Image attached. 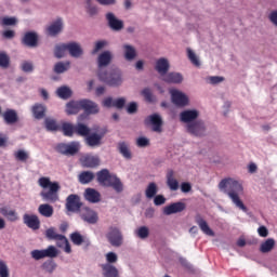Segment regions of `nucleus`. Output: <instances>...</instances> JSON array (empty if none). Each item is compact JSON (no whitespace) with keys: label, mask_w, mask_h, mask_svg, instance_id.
<instances>
[{"label":"nucleus","mask_w":277,"mask_h":277,"mask_svg":"<svg viewBox=\"0 0 277 277\" xmlns=\"http://www.w3.org/2000/svg\"><path fill=\"white\" fill-rule=\"evenodd\" d=\"M18 23V19L16 17H10V16H4L0 18V25L2 27H12Z\"/></svg>","instance_id":"nucleus-48"},{"label":"nucleus","mask_w":277,"mask_h":277,"mask_svg":"<svg viewBox=\"0 0 277 277\" xmlns=\"http://www.w3.org/2000/svg\"><path fill=\"white\" fill-rule=\"evenodd\" d=\"M102 272L104 277H118L120 276L118 268L111 264H102Z\"/></svg>","instance_id":"nucleus-34"},{"label":"nucleus","mask_w":277,"mask_h":277,"mask_svg":"<svg viewBox=\"0 0 277 277\" xmlns=\"http://www.w3.org/2000/svg\"><path fill=\"white\" fill-rule=\"evenodd\" d=\"M155 70L160 75L161 78L168 75L170 70V62L166 57H161L156 61Z\"/></svg>","instance_id":"nucleus-23"},{"label":"nucleus","mask_w":277,"mask_h":277,"mask_svg":"<svg viewBox=\"0 0 277 277\" xmlns=\"http://www.w3.org/2000/svg\"><path fill=\"white\" fill-rule=\"evenodd\" d=\"M56 150L61 155H66V157H75L79 150H81V143L74 141L69 144L61 143L56 145Z\"/></svg>","instance_id":"nucleus-7"},{"label":"nucleus","mask_w":277,"mask_h":277,"mask_svg":"<svg viewBox=\"0 0 277 277\" xmlns=\"http://www.w3.org/2000/svg\"><path fill=\"white\" fill-rule=\"evenodd\" d=\"M38 185L42 189H49L40 193V197L44 202H60V189H62L60 182H51V177L43 176L38 180Z\"/></svg>","instance_id":"nucleus-2"},{"label":"nucleus","mask_w":277,"mask_h":277,"mask_svg":"<svg viewBox=\"0 0 277 277\" xmlns=\"http://www.w3.org/2000/svg\"><path fill=\"white\" fill-rule=\"evenodd\" d=\"M142 95L144 96L147 103H155V95H153V91L149 88H146L142 91Z\"/></svg>","instance_id":"nucleus-54"},{"label":"nucleus","mask_w":277,"mask_h":277,"mask_svg":"<svg viewBox=\"0 0 277 277\" xmlns=\"http://www.w3.org/2000/svg\"><path fill=\"white\" fill-rule=\"evenodd\" d=\"M97 77L100 81H103V83H106V85H109L110 88H120L124 81L122 78V70L118 68H114L109 72L98 71Z\"/></svg>","instance_id":"nucleus-4"},{"label":"nucleus","mask_w":277,"mask_h":277,"mask_svg":"<svg viewBox=\"0 0 277 277\" xmlns=\"http://www.w3.org/2000/svg\"><path fill=\"white\" fill-rule=\"evenodd\" d=\"M62 131L67 137H72V134L75 133V126H72V123H63Z\"/></svg>","instance_id":"nucleus-50"},{"label":"nucleus","mask_w":277,"mask_h":277,"mask_svg":"<svg viewBox=\"0 0 277 277\" xmlns=\"http://www.w3.org/2000/svg\"><path fill=\"white\" fill-rule=\"evenodd\" d=\"M106 47H109L108 40H97L94 42L93 49L91 51V55H96L100 51H103Z\"/></svg>","instance_id":"nucleus-42"},{"label":"nucleus","mask_w":277,"mask_h":277,"mask_svg":"<svg viewBox=\"0 0 277 277\" xmlns=\"http://www.w3.org/2000/svg\"><path fill=\"white\" fill-rule=\"evenodd\" d=\"M149 230L148 227L146 226H142L136 230V235L137 237H140L141 239H146V237H148Z\"/></svg>","instance_id":"nucleus-58"},{"label":"nucleus","mask_w":277,"mask_h":277,"mask_svg":"<svg viewBox=\"0 0 277 277\" xmlns=\"http://www.w3.org/2000/svg\"><path fill=\"white\" fill-rule=\"evenodd\" d=\"M38 211L40 215H42L43 217H53V213H54L53 206L49 203L40 205L38 208Z\"/></svg>","instance_id":"nucleus-40"},{"label":"nucleus","mask_w":277,"mask_h":277,"mask_svg":"<svg viewBox=\"0 0 277 277\" xmlns=\"http://www.w3.org/2000/svg\"><path fill=\"white\" fill-rule=\"evenodd\" d=\"M87 8V12L89 15L91 16H96V14H98V8L94 4H91L89 6H85Z\"/></svg>","instance_id":"nucleus-62"},{"label":"nucleus","mask_w":277,"mask_h":277,"mask_svg":"<svg viewBox=\"0 0 277 277\" xmlns=\"http://www.w3.org/2000/svg\"><path fill=\"white\" fill-rule=\"evenodd\" d=\"M185 130L189 135H193V137H205L207 135V122L199 119L185 126Z\"/></svg>","instance_id":"nucleus-6"},{"label":"nucleus","mask_w":277,"mask_h":277,"mask_svg":"<svg viewBox=\"0 0 277 277\" xmlns=\"http://www.w3.org/2000/svg\"><path fill=\"white\" fill-rule=\"evenodd\" d=\"M70 241L74 243H90V238L81 235L79 232L70 234Z\"/></svg>","instance_id":"nucleus-41"},{"label":"nucleus","mask_w":277,"mask_h":277,"mask_svg":"<svg viewBox=\"0 0 277 277\" xmlns=\"http://www.w3.org/2000/svg\"><path fill=\"white\" fill-rule=\"evenodd\" d=\"M14 157L17 161H27L29 159V153L25 151L24 149H18L14 153Z\"/></svg>","instance_id":"nucleus-51"},{"label":"nucleus","mask_w":277,"mask_h":277,"mask_svg":"<svg viewBox=\"0 0 277 277\" xmlns=\"http://www.w3.org/2000/svg\"><path fill=\"white\" fill-rule=\"evenodd\" d=\"M70 68V62H58L54 65V72L56 75H62Z\"/></svg>","instance_id":"nucleus-45"},{"label":"nucleus","mask_w":277,"mask_h":277,"mask_svg":"<svg viewBox=\"0 0 277 277\" xmlns=\"http://www.w3.org/2000/svg\"><path fill=\"white\" fill-rule=\"evenodd\" d=\"M21 69L23 72H34V63L29 61H24L21 64Z\"/></svg>","instance_id":"nucleus-56"},{"label":"nucleus","mask_w":277,"mask_h":277,"mask_svg":"<svg viewBox=\"0 0 277 277\" xmlns=\"http://www.w3.org/2000/svg\"><path fill=\"white\" fill-rule=\"evenodd\" d=\"M84 198L88 200V202H91L92 205H96L101 202V193L94 188H87L84 190Z\"/></svg>","instance_id":"nucleus-28"},{"label":"nucleus","mask_w":277,"mask_h":277,"mask_svg":"<svg viewBox=\"0 0 277 277\" xmlns=\"http://www.w3.org/2000/svg\"><path fill=\"white\" fill-rule=\"evenodd\" d=\"M187 57L194 66H200V58H198V55H196V52L189 48H187Z\"/></svg>","instance_id":"nucleus-49"},{"label":"nucleus","mask_w":277,"mask_h":277,"mask_svg":"<svg viewBox=\"0 0 277 277\" xmlns=\"http://www.w3.org/2000/svg\"><path fill=\"white\" fill-rule=\"evenodd\" d=\"M30 254L35 261H40L41 259H55L60 251L54 246H50L47 249L32 250Z\"/></svg>","instance_id":"nucleus-10"},{"label":"nucleus","mask_w":277,"mask_h":277,"mask_svg":"<svg viewBox=\"0 0 277 277\" xmlns=\"http://www.w3.org/2000/svg\"><path fill=\"white\" fill-rule=\"evenodd\" d=\"M162 81H164V83H174V84H179V83H183V75H181L180 72H167L162 78Z\"/></svg>","instance_id":"nucleus-30"},{"label":"nucleus","mask_w":277,"mask_h":277,"mask_svg":"<svg viewBox=\"0 0 277 277\" xmlns=\"http://www.w3.org/2000/svg\"><path fill=\"white\" fill-rule=\"evenodd\" d=\"M166 197L163 195H156L154 197V205L155 207H161L163 205H166Z\"/></svg>","instance_id":"nucleus-59"},{"label":"nucleus","mask_w":277,"mask_h":277,"mask_svg":"<svg viewBox=\"0 0 277 277\" xmlns=\"http://www.w3.org/2000/svg\"><path fill=\"white\" fill-rule=\"evenodd\" d=\"M56 94L60 98H63L64 101L70 98V96H72V90H70V88L68 87H60L56 90Z\"/></svg>","instance_id":"nucleus-44"},{"label":"nucleus","mask_w":277,"mask_h":277,"mask_svg":"<svg viewBox=\"0 0 277 277\" xmlns=\"http://www.w3.org/2000/svg\"><path fill=\"white\" fill-rule=\"evenodd\" d=\"M44 124H45L47 131H57V129H60L57 121L50 117L44 119Z\"/></svg>","instance_id":"nucleus-47"},{"label":"nucleus","mask_w":277,"mask_h":277,"mask_svg":"<svg viewBox=\"0 0 277 277\" xmlns=\"http://www.w3.org/2000/svg\"><path fill=\"white\" fill-rule=\"evenodd\" d=\"M117 148L124 159H132L133 155L131 154V147L129 146V143L124 141L119 142Z\"/></svg>","instance_id":"nucleus-33"},{"label":"nucleus","mask_w":277,"mask_h":277,"mask_svg":"<svg viewBox=\"0 0 277 277\" xmlns=\"http://www.w3.org/2000/svg\"><path fill=\"white\" fill-rule=\"evenodd\" d=\"M81 100L80 101H71L66 104V114L67 116H75L78 111H81Z\"/></svg>","instance_id":"nucleus-32"},{"label":"nucleus","mask_w":277,"mask_h":277,"mask_svg":"<svg viewBox=\"0 0 277 277\" xmlns=\"http://www.w3.org/2000/svg\"><path fill=\"white\" fill-rule=\"evenodd\" d=\"M167 186L169 187L170 192H179V180L174 177V170L168 169L167 174Z\"/></svg>","instance_id":"nucleus-27"},{"label":"nucleus","mask_w":277,"mask_h":277,"mask_svg":"<svg viewBox=\"0 0 277 277\" xmlns=\"http://www.w3.org/2000/svg\"><path fill=\"white\" fill-rule=\"evenodd\" d=\"M80 103L87 116L98 114L100 111L98 104H96L95 102L84 98V100H80Z\"/></svg>","instance_id":"nucleus-20"},{"label":"nucleus","mask_w":277,"mask_h":277,"mask_svg":"<svg viewBox=\"0 0 277 277\" xmlns=\"http://www.w3.org/2000/svg\"><path fill=\"white\" fill-rule=\"evenodd\" d=\"M274 243H262L260 247V251L264 254L267 252H272V250H274Z\"/></svg>","instance_id":"nucleus-61"},{"label":"nucleus","mask_w":277,"mask_h":277,"mask_svg":"<svg viewBox=\"0 0 277 277\" xmlns=\"http://www.w3.org/2000/svg\"><path fill=\"white\" fill-rule=\"evenodd\" d=\"M169 93L171 94V101L176 107H187L189 106V96L183 91L177 89H170Z\"/></svg>","instance_id":"nucleus-8"},{"label":"nucleus","mask_w":277,"mask_h":277,"mask_svg":"<svg viewBox=\"0 0 277 277\" xmlns=\"http://www.w3.org/2000/svg\"><path fill=\"white\" fill-rule=\"evenodd\" d=\"M158 192L159 187L157 186V183L150 182L145 189V197L147 200H153V198L157 196Z\"/></svg>","instance_id":"nucleus-37"},{"label":"nucleus","mask_w":277,"mask_h":277,"mask_svg":"<svg viewBox=\"0 0 277 277\" xmlns=\"http://www.w3.org/2000/svg\"><path fill=\"white\" fill-rule=\"evenodd\" d=\"M44 111H47V108L42 104H36L32 107V114L37 120H42V118H44Z\"/></svg>","instance_id":"nucleus-43"},{"label":"nucleus","mask_w":277,"mask_h":277,"mask_svg":"<svg viewBox=\"0 0 277 277\" xmlns=\"http://www.w3.org/2000/svg\"><path fill=\"white\" fill-rule=\"evenodd\" d=\"M145 124L151 127L154 133H163V118L159 114H153L145 118Z\"/></svg>","instance_id":"nucleus-9"},{"label":"nucleus","mask_w":277,"mask_h":277,"mask_svg":"<svg viewBox=\"0 0 277 277\" xmlns=\"http://www.w3.org/2000/svg\"><path fill=\"white\" fill-rule=\"evenodd\" d=\"M2 118L5 124H16L18 122V113L15 109L8 108L3 114Z\"/></svg>","instance_id":"nucleus-29"},{"label":"nucleus","mask_w":277,"mask_h":277,"mask_svg":"<svg viewBox=\"0 0 277 277\" xmlns=\"http://www.w3.org/2000/svg\"><path fill=\"white\" fill-rule=\"evenodd\" d=\"M80 163L82 168H98L101 166V158L87 154L80 158Z\"/></svg>","instance_id":"nucleus-14"},{"label":"nucleus","mask_w":277,"mask_h":277,"mask_svg":"<svg viewBox=\"0 0 277 277\" xmlns=\"http://www.w3.org/2000/svg\"><path fill=\"white\" fill-rule=\"evenodd\" d=\"M123 57L127 62H133L137 57V50L131 44H123Z\"/></svg>","instance_id":"nucleus-31"},{"label":"nucleus","mask_w":277,"mask_h":277,"mask_svg":"<svg viewBox=\"0 0 277 277\" xmlns=\"http://www.w3.org/2000/svg\"><path fill=\"white\" fill-rule=\"evenodd\" d=\"M44 236L49 241H62V243H68L66 236L55 233V227H50L45 230Z\"/></svg>","instance_id":"nucleus-25"},{"label":"nucleus","mask_w":277,"mask_h":277,"mask_svg":"<svg viewBox=\"0 0 277 277\" xmlns=\"http://www.w3.org/2000/svg\"><path fill=\"white\" fill-rule=\"evenodd\" d=\"M64 29V21L62 18L56 19L53 22L48 28L47 32L50 35L52 38L57 36L58 34H62V30Z\"/></svg>","instance_id":"nucleus-26"},{"label":"nucleus","mask_w":277,"mask_h":277,"mask_svg":"<svg viewBox=\"0 0 277 277\" xmlns=\"http://www.w3.org/2000/svg\"><path fill=\"white\" fill-rule=\"evenodd\" d=\"M219 189L227 194L228 198H230L233 205L243 211V213L248 212V208L243 205V201L239 198V195L243 194V185L239 183V181L228 177L224 179L219 183Z\"/></svg>","instance_id":"nucleus-1"},{"label":"nucleus","mask_w":277,"mask_h":277,"mask_svg":"<svg viewBox=\"0 0 277 277\" xmlns=\"http://www.w3.org/2000/svg\"><path fill=\"white\" fill-rule=\"evenodd\" d=\"M106 237L110 243H122V241H124V236H122V232L120 230V228L117 227H110Z\"/></svg>","instance_id":"nucleus-22"},{"label":"nucleus","mask_w":277,"mask_h":277,"mask_svg":"<svg viewBox=\"0 0 277 277\" xmlns=\"http://www.w3.org/2000/svg\"><path fill=\"white\" fill-rule=\"evenodd\" d=\"M111 60H114V53H111V51L106 50L100 53L97 56L98 72H104L103 68H107V66L111 64Z\"/></svg>","instance_id":"nucleus-13"},{"label":"nucleus","mask_w":277,"mask_h":277,"mask_svg":"<svg viewBox=\"0 0 277 277\" xmlns=\"http://www.w3.org/2000/svg\"><path fill=\"white\" fill-rule=\"evenodd\" d=\"M200 118V110L193 108V109H185L182 113H180V122H183L184 124H192L196 122Z\"/></svg>","instance_id":"nucleus-11"},{"label":"nucleus","mask_w":277,"mask_h":277,"mask_svg":"<svg viewBox=\"0 0 277 277\" xmlns=\"http://www.w3.org/2000/svg\"><path fill=\"white\" fill-rule=\"evenodd\" d=\"M136 146H138V148H146V146H150V140L146 136H140L136 138Z\"/></svg>","instance_id":"nucleus-55"},{"label":"nucleus","mask_w":277,"mask_h":277,"mask_svg":"<svg viewBox=\"0 0 277 277\" xmlns=\"http://www.w3.org/2000/svg\"><path fill=\"white\" fill-rule=\"evenodd\" d=\"M187 209V205L185 202H173L163 208L162 213L163 215H174V213H183Z\"/></svg>","instance_id":"nucleus-15"},{"label":"nucleus","mask_w":277,"mask_h":277,"mask_svg":"<svg viewBox=\"0 0 277 277\" xmlns=\"http://www.w3.org/2000/svg\"><path fill=\"white\" fill-rule=\"evenodd\" d=\"M78 181L81 185H88L94 181V172L92 171H82L78 175Z\"/></svg>","instance_id":"nucleus-36"},{"label":"nucleus","mask_w":277,"mask_h":277,"mask_svg":"<svg viewBox=\"0 0 277 277\" xmlns=\"http://www.w3.org/2000/svg\"><path fill=\"white\" fill-rule=\"evenodd\" d=\"M67 52L69 53L70 57H74L75 60L83 57V48L81 47V43L77 41L67 43Z\"/></svg>","instance_id":"nucleus-16"},{"label":"nucleus","mask_w":277,"mask_h":277,"mask_svg":"<svg viewBox=\"0 0 277 277\" xmlns=\"http://www.w3.org/2000/svg\"><path fill=\"white\" fill-rule=\"evenodd\" d=\"M22 44L30 49H36L38 47V34L34 31L26 32L22 39Z\"/></svg>","instance_id":"nucleus-24"},{"label":"nucleus","mask_w":277,"mask_h":277,"mask_svg":"<svg viewBox=\"0 0 277 277\" xmlns=\"http://www.w3.org/2000/svg\"><path fill=\"white\" fill-rule=\"evenodd\" d=\"M268 21L272 23V25H274L275 27H277V10L272 11L268 14Z\"/></svg>","instance_id":"nucleus-63"},{"label":"nucleus","mask_w":277,"mask_h":277,"mask_svg":"<svg viewBox=\"0 0 277 277\" xmlns=\"http://www.w3.org/2000/svg\"><path fill=\"white\" fill-rule=\"evenodd\" d=\"M208 83H210V85H217L220 83H223L224 81V77L222 76H209L207 78Z\"/></svg>","instance_id":"nucleus-53"},{"label":"nucleus","mask_w":277,"mask_h":277,"mask_svg":"<svg viewBox=\"0 0 277 277\" xmlns=\"http://www.w3.org/2000/svg\"><path fill=\"white\" fill-rule=\"evenodd\" d=\"M23 222L28 228H31V230L40 229V219L36 214H24Z\"/></svg>","instance_id":"nucleus-21"},{"label":"nucleus","mask_w":277,"mask_h":277,"mask_svg":"<svg viewBox=\"0 0 277 277\" xmlns=\"http://www.w3.org/2000/svg\"><path fill=\"white\" fill-rule=\"evenodd\" d=\"M92 131L93 132L84 137V144L90 148H98V146H103V137H105L107 131L101 130L98 126H95Z\"/></svg>","instance_id":"nucleus-5"},{"label":"nucleus","mask_w":277,"mask_h":277,"mask_svg":"<svg viewBox=\"0 0 277 277\" xmlns=\"http://www.w3.org/2000/svg\"><path fill=\"white\" fill-rule=\"evenodd\" d=\"M126 109L128 114H137V104L135 102H132L127 106Z\"/></svg>","instance_id":"nucleus-64"},{"label":"nucleus","mask_w":277,"mask_h":277,"mask_svg":"<svg viewBox=\"0 0 277 277\" xmlns=\"http://www.w3.org/2000/svg\"><path fill=\"white\" fill-rule=\"evenodd\" d=\"M0 213L6 217L9 222H16V220H18V213H16V210H12L8 207L0 208Z\"/></svg>","instance_id":"nucleus-35"},{"label":"nucleus","mask_w":277,"mask_h":277,"mask_svg":"<svg viewBox=\"0 0 277 277\" xmlns=\"http://www.w3.org/2000/svg\"><path fill=\"white\" fill-rule=\"evenodd\" d=\"M0 68H10V56L5 52H0Z\"/></svg>","instance_id":"nucleus-52"},{"label":"nucleus","mask_w":277,"mask_h":277,"mask_svg":"<svg viewBox=\"0 0 277 277\" xmlns=\"http://www.w3.org/2000/svg\"><path fill=\"white\" fill-rule=\"evenodd\" d=\"M55 267H57V264H55V261H53V260H47L41 265V269H43L48 274H53V272H55Z\"/></svg>","instance_id":"nucleus-46"},{"label":"nucleus","mask_w":277,"mask_h":277,"mask_svg":"<svg viewBox=\"0 0 277 277\" xmlns=\"http://www.w3.org/2000/svg\"><path fill=\"white\" fill-rule=\"evenodd\" d=\"M106 21L108 23V27H110L113 31H120L124 29V22L118 19L114 13H107Z\"/></svg>","instance_id":"nucleus-17"},{"label":"nucleus","mask_w":277,"mask_h":277,"mask_svg":"<svg viewBox=\"0 0 277 277\" xmlns=\"http://www.w3.org/2000/svg\"><path fill=\"white\" fill-rule=\"evenodd\" d=\"M97 183L102 187H113L117 194H122L124 192V185L122 181L119 180L117 174L109 172V169H102L96 173Z\"/></svg>","instance_id":"nucleus-3"},{"label":"nucleus","mask_w":277,"mask_h":277,"mask_svg":"<svg viewBox=\"0 0 277 277\" xmlns=\"http://www.w3.org/2000/svg\"><path fill=\"white\" fill-rule=\"evenodd\" d=\"M65 207L70 213H77V211H81V207H83V203L81 202V197L75 194L69 195L66 198Z\"/></svg>","instance_id":"nucleus-12"},{"label":"nucleus","mask_w":277,"mask_h":277,"mask_svg":"<svg viewBox=\"0 0 277 277\" xmlns=\"http://www.w3.org/2000/svg\"><path fill=\"white\" fill-rule=\"evenodd\" d=\"M66 51H68V43H58L54 47V56L62 60V57H66Z\"/></svg>","instance_id":"nucleus-38"},{"label":"nucleus","mask_w":277,"mask_h":277,"mask_svg":"<svg viewBox=\"0 0 277 277\" xmlns=\"http://www.w3.org/2000/svg\"><path fill=\"white\" fill-rule=\"evenodd\" d=\"M0 277H10V271L3 261H0Z\"/></svg>","instance_id":"nucleus-60"},{"label":"nucleus","mask_w":277,"mask_h":277,"mask_svg":"<svg viewBox=\"0 0 277 277\" xmlns=\"http://www.w3.org/2000/svg\"><path fill=\"white\" fill-rule=\"evenodd\" d=\"M124 105H127V98L126 97H119L114 101L113 107H116V109H123Z\"/></svg>","instance_id":"nucleus-57"},{"label":"nucleus","mask_w":277,"mask_h":277,"mask_svg":"<svg viewBox=\"0 0 277 277\" xmlns=\"http://www.w3.org/2000/svg\"><path fill=\"white\" fill-rule=\"evenodd\" d=\"M195 222L197 226H199L200 230L203 233V235H207L208 237H215V233L211 227L209 226V223L202 217V215L197 214L195 216Z\"/></svg>","instance_id":"nucleus-18"},{"label":"nucleus","mask_w":277,"mask_h":277,"mask_svg":"<svg viewBox=\"0 0 277 277\" xmlns=\"http://www.w3.org/2000/svg\"><path fill=\"white\" fill-rule=\"evenodd\" d=\"M81 219L88 224H96L98 222V214L94 212V210L84 207L80 210Z\"/></svg>","instance_id":"nucleus-19"},{"label":"nucleus","mask_w":277,"mask_h":277,"mask_svg":"<svg viewBox=\"0 0 277 277\" xmlns=\"http://www.w3.org/2000/svg\"><path fill=\"white\" fill-rule=\"evenodd\" d=\"M75 133H77V135H80L81 137H88L89 133H92V129L81 122H78L75 126Z\"/></svg>","instance_id":"nucleus-39"}]
</instances>
